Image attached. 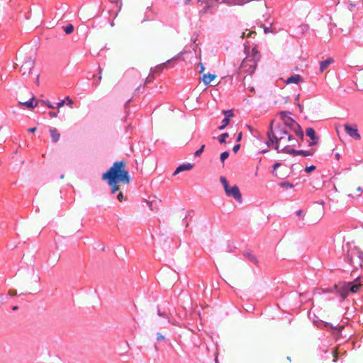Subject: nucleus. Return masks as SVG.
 <instances>
[{
  "label": "nucleus",
  "instance_id": "f704fd0d",
  "mask_svg": "<svg viewBox=\"0 0 363 363\" xmlns=\"http://www.w3.org/2000/svg\"><path fill=\"white\" fill-rule=\"evenodd\" d=\"M119 14H118V12H117L115 16H114V18H113V20L111 22V26L112 27H113L115 25H116V22L115 21L117 20Z\"/></svg>",
  "mask_w": 363,
  "mask_h": 363
},
{
  "label": "nucleus",
  "instance_id": "3c124183",
  "mask_svg": "<svg viewBox=\"0 0 363 363\" xmlns=\"http://www.w3.org/2000/svg\"><path fill=\"white\" fill-rule=\"evenodd\" d=\"M358 255H359V259L363 261V252H358Z\"/></svg>",
  "mask_w": 363,
  "mask_h": 363
},
{
  "label": "nucleus",
  "instance_id": "2f4dec72",
  "mask_svg": "<svg viewBox=\"0 0 363 363\" xmlns=\"http://www.w3.org/2000/svg\"><path fill=\"white\" fill-rule=\"evenodd\" d=\"M64 101H65V104L72 107L73 101L69 96H67Z\"/></svg>",
  "mask_w": 363,
  "mask_h": 363
},
{
  "label": "nucleus",
  "instance_id": "09e8293b",
  "mask_svg": "<svg viewBox=\"0 0 363 363\" xmlns=\"http://www.w3.org/2000/svg\"><path fill=\"white\" fill-rule=\"evenodd\" d=\"M35 130H36V128H35V127H34V128H30L28 129V131L29 133H34V132H35Z\"/></svg>",
  "mask_w": 363,
  "mask_h": 363
},
{
  "label": "nucleus",
  "instance_id": "864d4df0",
  "mask_svg": "<svg viewBox=\"0 0 363 363\" xmlns=\"http://www.w3.org/2000/svg\"><path fill=\"white\" fill-rule=\"evenodd\" d=\"M298 106L300 111L302 112L303 109V106L302 105L299 104H298Z\"/></svg>",
  "mask_w": 363,
  "mask_h": 363
},
{
  "label": "nucleus",
  "instance_id": "4c0bfd02",
  "mask_svg": "<svg viewBox=\"0 0 363 363\" xmlns=\"http://www.w3.org/2000/svg\"><path fill=\"white\" fill-rule=\"evenodd\" d=\"M296 213V215H297L298 216L301 217L302 220H303V217H304V216H303V211H302V210H298V211H297Z\"/></svg>",
  "mask_w": 363,
  "mask_h": 363
},
{
  "label": "nucleus",
  "instance_id": "052dcab7",
  "mask_svg": "<svg viewBox=\"0 0 363 363\" xmlns=\"http://www.w3.org/2000/svg\"><path fill=\"white\" fill-rule=\"evenodd\" d=\"M304 27H305L306 29H308V25L304 26Z\"/></svg>",
  "mask_w": 363,
  "mask_h": 363
},
{
  "label": "nucleus",
  "instance_id": "37998d69",
  "mask_svg": "<svg viewBox=\"0 0 363 363\" xmlns=\"http://www.w3.org/2000/svg\"><path fill=\"white\" fill-rule=\"evenodd\" d=\"M352 18L351 15H350V16L347 19V21L345 26H350L352 24Z\"/></svg>",
  "mask_w": 363,
  "mask_h": 363
},
{
  "label": "nucleus",
  "instance_id": "c756f323",
  "mask_svg": "<svg viewBox=\"0 0 363 363\" xmlns=\"http://www.w3.org/2000/svg\"><path fill=\"white\" fill-rule=\"evenodd\" d=\"M332 355L333 357H334V362H335L338 357V355H339V352H338V350H337V348H335L333 352H332Z\"/></svg>",
  "mask_w": 363,
  "mask_h": 363
},
{
  "label": "nucleus",
  "instance_id": "473e14b6",
  "mask_svg": "<svg viewBox=\"0 0 363 363\" xmlns=\"http://www.w3.org/2000/svg\"><path fill=\"white\" fill-rule=\"evenodd\" d=\"M252 35H256V32H255V31H250V32L247 34V37H250V36H252ZM245 36H246V33H245V32H244V33H242L241 38H244Z\"/></svg>",
  "mask_w": 363,
  "mask_h": 363
},
{
  "label": "nucleus",
  "instance_id": "4468645a",
  "mask_svg": "<svg viewBox=\"0 0 363 363\" xmlns=\"http://www.w3.org/2000/svg\"><path fill=\"white\" fill-rule=\"evenodd\" d=\"M315 150L311 149L309 150H295L293 147V152H289L288 154H294V155H302L303 157L311 156L314 154Z\"/></svg>",
  "mask_w": 363,
  "mask_h": 363
},
{
  "label": "nucleus",
  "instance_id": "cd10ccee",
  "mask_svg": "<svg viewBox=\"0 0 363 363\" xmlns=\"http://www.w3.org/2000/svg\"><path fill=\"white\" fill-rule=\"evenodd\" d=\"M280 186L283 188H292L294 186V185L292 184L287 182H281L280 184Z\"/></svg>",
  "mask_w": 363,
  "mask_h": 363
},
{
  "label": "nucleus",
  "instance_id": "603ef678",
  "mask_svg": "<svg viewBox=\"0 0 363 363\" xmlns=\"http://www.w3.org/2000/svg\"><path fill=\"white\" fill-rule=\"evenodd\" d=\"M242 138V133L240 132L238 135V138H237V141H240Z\"/></svg>",
  "mask_w": 363,
  "mask_h": 363
},
{
  "label": "nucleus",
  "instance_id": "e433bc0d",
  "mask_svg": "<svg viewBox=\"0 0 363 363\" xmlns=\"http://www.w3.org/2000/svg\"><path fill=\"white\" fill-rule=\"evenodd\" d=\"M8 294L11 296H16L17 295V291L14 289H10Z\"/></svg>",
  "mask_w": 363,
  "mask_h": 363
},
{
  "label": "nucleus",
  "instance_id": "8fccbe9b",
  "mask_svg": "<svg viewBox=\"0 0 363 363\" xmlns=\"http://www.w3.org/2000/svg\"><path fill=\"white\" fill-rule=\"evenodd\" d=\"M247 89L252 92L255 91V88L253 86H251L250 84L248 85Z\"/></svg>",
  "mask_w": 363,
  "mask_h": 363
},
{
  "label": "nucleus",
  "instance_id": "f03ea898",
  "mask_svg": "<svg viewBox=\"0 0 363 363\" xmlns=\"http://www.w3.org/2000/svg\"><path fill=\"white\" fill-rule=\"evenodd\" d=\"M260 57V54L257 48H253L251 52L242 60L238 73L242 76V80L245 86L247 85V76H250L254 73Z\"/></svg>",
  "mask_w": 363,
  "mask_h": 363
},
{
  "label": "nucleus",
  "instance_id": "5fc2aeb1",
  "mask_svg": "<svg viewBox=\"0 0 363 363\" xmlns=\"http://www.w3.org/2000/svg\"><path fill=\"white\" fill-rule=\"evenodd\" d=\"M337 23H338V25L340 26H343V23H342V20L341 19H339Z\"/></svg>",
  "mask_w": 363,
  "mask_h": 363
},
{
  "label": "nucleus",
  "instance_id": "6ab92c4d",
  "mask_svg": "<svg viewBox=\"0 0 363 363\" xmlns=\"http://www.w3.org/2000/svg\"><path fill=\"white\" fill-rule=\"evenodd\" d=\"M34 101H35V97L33 96L30 99V101H26V102L20 101L19 104L20 105H24V106H26V107H28L29 108H33L34 107L37 106V105L38 104V101H35V103L34 104Z\"/></svg>",
  "mask_w": 363,
  "mask_h": 363
},
{
  "label": "nucleus",
  "instance_id": "bf43d9fd",
  "mask_svg": "<svg viewBox=\"0 0 363 363\" xmlns=\"http://www.w3.org/2000/svg\"><path fill=\"white\" fill-rule=\"evenodd\" d=\"M39 82V75L37 76V83Z\"/></svg>",
  "mask_w": 363,
  "mask_h": 363
},
{
  "label": "nucleus",
  "instance_id": "393cba45",
  "mask_svg": "<svg viewBox=\"0 0 363 363\" xmlns=\"http://www.w3.org/2000/svg\"><path fill=\"white\" fill-rule=\"evenodd\" d=\"M281 165V163L279 162H276L274 165H273V170H272V174L275 176H277V169L278 167H279Z\"/></svg>",
  "mask_w": 363,
  "mask_h": 363
},
{
  "label": "nucleus",
  "instance_id": "de8ad7c7",
  "mask_svg": "<svg viewBox=\"0 0 363 363\" xmlns=\"http://www.w3.org/2000/svg\"><path fill=\"white\" fill-rule=\"evenodd\" d=\"M335 159H336L337 160H340V152H336V153L335 154Z\"/></svg>",
  "mask_w": 363,
  "mask_h": 363
},
{
  "label": "nucleus",
  "instance_id": "4be33fe9",
  "mask_svg": "<svg viewBox=\"0 0 363 363\" xmlns=\"http://www.w3.org/2000/svg\"><path fill=\"white\" fill-rule=\"evenodd\" d=\"M229 122H230V119L228 118H225L222 121V125L220 126H219V128H218L219 130L224 129L229 124Z\"/></svg>",
  "mask_w": 363,
  "mask_h": 363
},
{
  "label": "nucleus",
  "instance_id": "1a4fd4ad",
  "mask_svg": "<svg viewBox=\"0 0 363 363\" xmlns=\"http://www.w3.org/2000/svg\"><path fill=\"white\" fill-rule=\"evenodd\" d=\"M343 191L348 196L351 197H357L360 196V192L362 191V187L360 186H357L354 183H349L345 185L343 189Z\"/></svg>",
  "mask_w": 363,
  "mask_h": 363
},
{
  "label": "nucleus",
  "instance_id": "13d9d810",
  "mask_svg": "<svg viewBox=\"0 0 363 363\" xmlns=\"http://www.w3.org/2000/svg\"><path fill=\"white\" fill-rule=\"evenodd\" d=\"M350 4L352 6H356V4H354V2H352V1H350Z\"/></svg>",
  "mask_w": 363,
  "mask_h": 363
},
{
  "label": "nucleus",
  "instance_id": "c03bdc74",
  "mask_svg": "<svg viewBox=\"0 0 363 363\" xmlns=\"http://www.w3.org/2000/svg\"><path fill=\"white\" fill-rule=\"evenodd\" d=\"M240 145L239 144L238 145H235L233 148V150L234 152H237L238 151V150L240 149Z\"/></svg>",
  "mask_w": 363,
  "mask_h": 363
},
{
  "label": "nucleus",
  "instance_id": "39448f33",
  "mask_svg": "<svg viewBox=\"0 0 363 363\" xmlns=\"http://www.w3.org/2000/svg\"><path fill=\"white\" fill-rule=\"evenodd\" d=\"M229 4L242 5L250 3L249 9L255 13H262L267 9V4L264 0H225Z\"/></svg>",
  "mask_w": 363,
  "mask_h": 363
},
{
  "label": "nucleus",
  "instance_id": "dca6fc26",
  "mask_svg": "<svg viewBox=\"0 0 363 363\" xmlns=\"http://www.w3.org/2000/svg\"><path fill=\"white\" fill-rule=\"evenodd\" d=\"M49 132L52 142L57 143L60 138V133L55 128H50Z\"/></svg>",
  "mask_w": 363,
  "mask_h": 363
},
{
  "label": "nucleus",
  "instance_id": "423d86ee",
  "mask_svg": "<svg viewBox=\"0 0 363 363\" xmlns=\"http://www.w3.org/2000/svg\"><path fill=\"white\" fill-rule=\"evenodd\" d=\"M220 181L223 186L225 192L228 196L233 197L238 203H242V194L238 186H230L225 177H220Z\"/></svg>",
  "mask_w": 363,
  "mask_h": 363
},
{
  "label": "nucleus",
  "instance_id": "20e7f679",
  "mask_svg": "<svg viewBox=\"0 0 363 363\" xmlns=\"http://www.w3.org/2000/svg\"><path fill=\"white\" fill-rule=\"evenodd\" d=\"M274 121L270 122V130L267 133V136L269 139L274 140L273 138H285L286 136H289V135H301L303 136V134L301 130H296L293 129H289L287 127L282 126H274L273 127Z\"/></svg>",
  "mask_w": 363,
  "mask_h": 363
},
{
  "label": "nucleus",
  "instance_id": "5701e85b",
  "mask_svg": "<svg viewBox=\"0 0 363 363\" xmlns=\"http://www.w3.org/2000/svg\"><path fill=\"white\" fill-rule=\"evenodd\" d=\"M64 30L66 33V34H70L73 32L74 27L72 24H69L65 27Z\"/></svg>",
  "mask_w": 363,
  "mask_h": 363
},
{
  "label": "nucleus",
  "instance_id": "0eeeda50",
  "mask_svg": "<svg viewBox=\"0 0 363 363\" xmlns=\"http://www.w3.org/2000/svg\"><path fill=\"white\" fill-rule=\"evenodd\" d=\"M288 112L286 111H282L280 114V118L282 121V123L277 124L275 126H282V127H287L289 129H293L296 130H301L300 126L298 124L292 119L290 116H288Z\"/></svg>",
  "mask_w": 363,
  "mask_h": 363
},
{
  "label": "nucleus",
  "instance_id": "6e6d98bb",
  "mask_svg": "<svg viewBox=\"0 0 363 363\" xmlns=\"http://www.w3.org/2000/svg\"><path fill=\"white\" fill-rule=\"evenodd\" d=\"M158 315L160 316H166L164 313H161L160 310H158Z\"/></svg>",
  "mask_w": 363,
  "mask_h": 363
},
{
  "label": "nucleus",
  "instance_id": "412c9836",
  "mask_svg": "<svg viewBox=\"0 0 363 363\" xmlns=\"http://www.w3.org/2000/svg\"><path fill=\"white\" fill-rule=\"evenodd\" d=\"M333 60L332 58H328L320 63V71L323 72L332 62Z\"/></svg>",
  "mask_w": 363,
  "mask_h": 363
},
{
  "label": "nucleus",
  "instance_id": "ddd939ff",
  "mask_svg": "<svg viewBox=\"0 0 363 363\" xmlns=\"http://www.w3.org/2000/svg\"><path fill=\"white\" fill-rule=\"evenodd\" d=\"M335 287L337 289V293L343 299L346 298L348 296L349 291L347 289V287H346L345 282L336 284L335 285Z\"/></svg>",
  "mask_w": 363,
  "mask_h": 363
},
{
  "label": "nucleus",
  "instance_id": "58836bf2",
  "mask_svg": "<svg viewBox=\"0 0 363 363\" xmlns=\"http://www.w3.org/2000/svg\"><path fill=\"white\" fill-rule=\"evenodd\" d=\"M154 77L153 76L149 75L146 79H145V84H147L149 82H151L153 80Z\"/></svg>",
  "mask_w": 363,
  "mask_h": 363
},
{
  "label": "nucleus",
  "instance_id": "c9c22d12",
  "mask_svg": "<svg viewBox=\"0 0 363 363\" xmlns=\"http://www.w3.org/2000/svg\"><path fill=\"white\" fill-rule=\"evenodd\" d=\"M315 169V167L312 165V166H310V167H307L306 169H305V171L307 172V173H310L312 171H313L314 169Z\"/></svg>",
  "mask_w": 363,
  "mask_h": 363
},
{
  "label": "nucleus",
  "instance_id": "f8f14e48",
  "mask_svg": "<svg viewBox=\"0 0 363 363\" xmlns=\"http://www.w3.org/2000/svg\"><path fill=\"white\" fill-rule=\"evenodd\" d=\"M346 287L349 292L357 293L359 291L362 284L359 282V279H355L353 282H345Z\"/></svg>",
  "mask_w": 363,
  "mask_h": 363
},
{
  "label": "nucleus",
  "instance_id": "f257e3e1",
  "mask_svg": "<svg viewBox=\"0 0 363 363\" xmlns=\"http://www.w3.org/2000/svg\"><path fill=\"white\" fill-rule=\"evenodd\" d=\"M125 161L115 162L113 165L102 174V180L106 181L111 189V194H115L121 189L119 183L128 184L131 178L125 169Z\"/></svg>",
  "mask_w": 363,
  "mask_h": 363
},
{
  "label": "nucleus",
  "instance_id": "72a5a7b5",
  "mask_svg": "<svg viewBox=\"0 0 363 363\" xmlns=\"http://www.w3.org/2000/svg\"><path fill=\"white\" fill-rule=\"evenodd\" d=\"M157 341H162L165 340V336L161 334L160 333H157Z\"/></svg>",
  "mask_w": 363,
  "mask_h": 363
},
{
  "label": "nucleus",
  "instance_id": "a18cd8bd",
  "mask_svg": "<svg viewBox=\"0 0 363 363\" xmlns=\"http://www.w3.org/2000/svg\"><path fill=\"white\" fill-rule=\"evenodd\" d=\"M318 143V140H312V142L309 143V146L317 145Z\"/></svg>",
  "mask_w": 363,
  "mask_h": 363
},
{
  "label": "nucleus",
  "instance_id": "c85d7f7f",
  "mask_svg": "<svg viewBox=\"0 0 363 363\" xmlns=\"http://www.w3.org/2000/svg\"><path fill=\"white\" fill-rule=\"evenodd\" d=\"M223 113L225 115V118H228L229 119L230 118L233 116V113L232 110L223 111Z\"/></svg>",
  "mask_w": 363,
  "mask_h": 363
},
{
  "label": "nucleus",
  "instance_id": "4d7b16f0",
  "mask_svg": "<svg viewBox=\"0 0 363 363\" xmlns=\"http://www.w3.org/2000/svg\"><path fill=\"white\" fill-rule=\"evenodd\" d=\"M18 307L17 306H13V307L12 308V310H13V311H16V310H18Z\"/></svg>",
  "mask_w": 363,
  "mask_h": 363
},
{
  "label": "nucleus",
  "instance_id": "79ce46f5",
  "mask_svg": "<svg viewBox=\"0 0 363 363\" xmlns=\"http://www.w3.org/2000/svg\"><path fill=\"white\" fill-rule=\"evenodd\" d=\"M199 67H200L199 73H201H201H203V72H204V70H205V67H204L203 65L201 62H200V63L199 64Z\"/></svg>",
  "mask_w": 363,
  "mask_h": 363
},
{
  "label": "nucleus",
  "instance_id": "2eb2a0df",
  "mask_svg": "<svg viewBox=\"0 0 363 363\" xmlns=\"http://www.w3.org/2000/svg\"><path fill=\"white\" fill-rule=\"evenodd\" d=\"M193 168V164L190 163L180 164L174 171V175H177L183 171H189Z\"/></svg>",
  "mask_w": 363,
  "mask_h": 363
},
{
  "label": "nucleus",
  "instance_id": "49530a36",
  "mask_svg": "<svg viewBox=\"0 0 363 363\" xmlns=\"http://www.w3.org/2000/svg\"><path fill=\"white\" fill-rule=\"evenodd\" d=\"M49 115L52 118H56L57 116V114L55 112H49Z\"/></svg>",
  "mask_w": 363,
  "mask_h": 363
},
{
  "label": "nucleus",
  "instance_id": "bb28decb",
  "mask_svg": "<svg viewBox=\"0 0 363 363\" xmlns=\"http://www.w3.org/2000/svg\"><path fill=\"white\" fill-rule=\"evenodd\" d=\"M229 156V153L227 151H225L220 155V160L224 162L225 160H226Z\"/></svg>",
  "mask_w": 363,
  "mask_h": 363
},
{
  "label": "nucleus",
  "instance_id": "9b49d317",
  "mask_svg": "<svg viewBox=\"0 0 363 363\" xmlns=\"http://www.w3.org/2000/svg\"><path fill=\"white\" fill-rule=\"evenodd\" d=\"M344 128L346 133L354 140H359L361 135L358 132L357 125L356 124L350 125L346 123L344 125Z\"/></svg>",
  "mask_w": 363,
  "mask_h": 363
},
{
  "label": "nucleus",
  "instance_id": "b1692460",
  "mask_svg": "<svg viewBox=\"0 0 363 363\" xmlns=\"http://www.w3.org/2000/svg\"><path fill=\"white\" fill-rule=\"evenodd\" d=\"M228 137V133H223L221 134L219 138H218V140L220 143H225V139Z\"/></svg>",
  "mask_w": 363,
  "mask_h": 363
},
{
  "label": "nucleus",
  "instance_id": "ea45409f",
  "mask_svg": "<svg viewBox=\"0 0 363 363\" xmlns=\"http://www.w3.org/2000/svg\"><path fill=\"white\" fill-rule=\"evenodd\" d=\"M65 104V101H61L60 102H58L57 104V108H60L61 107H62Z\"/></svg>",
  "mask_w": 363,
  "mask_h": 363
},
{
  "label": "nucleus",
  "instance_id": "a878e982",
  "mask_svg": "<svg viewBox=\"0 0 363 363\" xmlns=\"http://www.w3.org/2000/svg\"><path fill=\"white\" fill-rule=\"evenodd\" d=\"M204 147H205L204 145H201V147L198 150H196L195 152L194 155L196 157L200 156L202 154V152H203Z\"/></svg>",
  "mask_w": 363,
  "mask_h": 363
},
{
  "label": "nucleus",
  "instance_id": "a19ab883",
  "mask_svg": "<svg viewBox=\"0 0 363 363\" xmlns=\"http://www.w3.org/2000/svg\"><path fill=\"white\" fill-rule=\"evenodd\" d=\"M117 199H118L119 201H122L123 200V194L122 192H120L118 195H117Z\"/></svg>",
  "mask_w": 363,
  "mask_h": 363
},
{
  "label": "nucleus",
  "instance_id": "7c9ffc66",
  "mask_svg": "<svg viewBox=\"0 0 363 363\" xmlns=\"http://www.w3.org/2000/svg\"><path fill=\"white\" fill-rule=\"evenodd\" d=\"M38 103H40V104H42L43 105H45V106H47L50 108H54V106L52 105V104L50 101H38Z\"/></svg>",
  "mask_w": 363,
  "mask_h": 363
},
{
  "label": "nucleus",
  "instance_id": "aec40b11",
  "mask_svg": "<svg viewBox=\"0 0 363 363\" xmlns=\"http://www.w3.org/2000/svg\"><path fill=\"white\" fill-rule=\"evenodd\" d=\"M306 135L311 140H319V137L316 135L315 131L313 128H308L306 130Z\"/></svg>",
  "mask_w": 363,
  "mask_h": 363
},
{
  "label": "nucleus",
  "instance_id": "9d476101",
  "mask_svg": "<svg viewBox=\"0 0 363 363\" xmlns=\"http://www.w3.org/2000/svg\"><path fill=\"white\" fill-rule=\"evenodd\" d=\"M199 6L201 7V12L205 13L208 9L213 6L218 0H196ZM191 0H182L184 4H188Z\"/></svg>",
  "mask_w": 363,
  "mask_h": 363
},
{
  "label": "nucleus",
  "instance_id": "e2e57ef3",
  "mask_svg": "<svg viewBox=\"0 0 363 363\" xmlns=\"http://www.w3.org/2000/svg\"><path fill=\"white\" fill-rule=\"evenodd\" d=\"M101 78H102V77H101V76L100 75V76H99V80H101Z\"/></svg>",
  "mask_w": 363,
  "mask_h": 363
},
{
  "label": "nucleus",
  "instance_id": "680f3d73",
  "mask_svg": "<svg viewBox=\"0 0 363 363\" xmlns=\"http://www.w3.org/2000/svg\"><path fill=\"white\" fill-rule=\"evenodd\" d=\"M63 178H64V174H62V175L60 176V179H63Z\"/></svg>",
  "mask_w": 363,
  "mask_h": 363
},
{
  "label": "nucleus",
  "instance_id": "6e6552de",
  "mask_svg": "<svg viewBox=\"0 0 363 363\" xmlns=\"http://www.w3.org/2000/svg\"><path fill=\"white\" fill-rule=\"evenodd\" d=\"M35 61L31 57H25L23 64L21 66L20 72L24 77H28L31 74L34 67Z\"/></svg>",
  "mask_w": 363,
  "mask_h": 363
},
{
  "label": "nucleus",
  "instance_id": "7ed1b4c3",
  "mask_svg": "<svg viewBox=\"0 0 363 363\" xmlns=\"http://www.w3.org/2000/svg\"><path fill=\"white\" fill-rule=\"evenodd\" d=\"M274 140L269 139L267 142L268 147H273L278 152H282L285 153H289V152H293V147H296V143H298L297 139L294 137V135H289V136H286L285 138H273Z\"/></svg>",
  "mask_w": 363,
  "mask_h": 363
},
{
  "label": "nucleus",
  "instance_id": "f3484780",
  "mask_svg": "<svg viewBox=\"0 0 363 363\" xmlns=\"http://www.w3.org/2000/svg\"><path fill=\"white\" fill-rule=\"evenodd\" d=\"M302 82L303 78L299 74L292 75L285 81L286 84H298Z\"/></svg>",
  "mask_w": 363,
  "mask_h": 363
},
{
  "label": "nucleus",
  "instance_id": "a211bd4d",
  "mask_svg": "<svg viewBox=\"0 0 363 363\" xmlns=\"http://www.w3.org/2000/svg\"><path fill=\"white\" fill-rule=\"evenodd\" d=\"M216 78V74H203L202 76V81L205 85H208L213 80Z\"/></svg>",
  "mask_w": 363,
  "mask_h": 363
}]
</instances>
